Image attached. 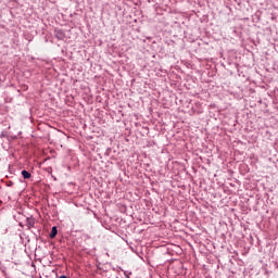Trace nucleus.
<instances>
[{
    "label": "nucleus",
    "mask_w": 278,
    "mask_h": 278,
    "mask_svg": "<svg viewBox=\"0 0 278 278\" xmlns=\"http://www.w3.org/2000/svg\"><path fill=\"white\" fill-rule=\"evenodd\" d=\"M54 36L58 38V40H64V38H66L64 30L58 28L54 30Z\"/></svg>",
    "instance_id": "1"
},
{
    "label": "nucleus",
    "mask_w": 278,
    "mask_h": 278,
    "mask_svg": "<svg viewBox=\"0 0 278 278\" xmlns=\"http://www.w3.org/2000/svg\"><path fill=\"white\" fill-rule=\"evenodd\" d=\"M22 176L24 177V179H31V174L27 170H22Z\"/></svg>",
    "instance_id": "2"
},
{
    "label": "nucleus",
    "mask_w": 278,
    "mask_h": 278,
    "mask_svg": "<svg viewBox=\"0 0 278 278\" xmlns=\"http://www.w3.org/2000/svg\"><path fill=\"white\" fill-rule=\"evenodd\" d=\"M58 236V227H52L51 233H50V238H55Z\"/></svg>",
    "instance_id": "3"
},
{
    "label": "nucleus",
    "mask_w": 278,
    "mask_h": 278,
    "mask_svg": "<svg viewBox=\"0 0 278 278\" xmlns=\"http://www.w3.org/2000/svg\"><path fill=\"white\" fill-rule=\"evenodd\" d=\"M59 278H67V277L63 275V276H60Z\"/></svg>",
    "instance_id": "4"
}]
</instances>
